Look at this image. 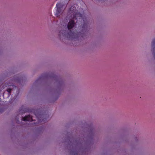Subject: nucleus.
Returning <instances> with one entry per match:
<instances>
[{
    "label": "nucleus",
    "mask_w": 155,
    "mask_h": 155,
    "mask_svg": "<svg viewBox=\"0 0 155 155\" xmlns=\"http://www.w3.org/2000/svg\"><path fill=\"white\" fill-rule=\"evenodd\" d=\"M75 24L74 21L73 20H70L67 25L68 28L69 30V32L67 31H61L59 33V36L61 37L62 35L69 39L73 38L74 33L70 30L73 28Z\"/></svg>",
    "instance_id": "obj_1"
},
{
    "label": "nucleus",
    "mask_w": 155,
    "mask_h": 155,
    "mask_svg": "<svg viewBox=\"0 0 155 155\" xmlns=\"http://www.w3.org/2000/svg\"><path fill=\"white\" fill-rule=\"evenodd\" d=\"M63 5H61L60 3H58L56 5V8L54 12L55 15L57 16H60V14L61 12V8L63 7Z\"/></svg>",
    "instance_id": "obj_2"
},
{
    "label": "nucleus",
    "mask_w": 155,
    "mask_h": 155,
    "mask_svg": "<svg viewBox=\"0 0 155 155\" xmlns=\"http://www.w3.org/2000/svg\"><path fill=\"white\" fill-rule=\"evenodd\" d=\"M35 115L38 118V123H41L43 122L45 123L46 121V119L43 117V116L42 115H38L36 113H35Z\"/></svg>",
    "instance_id": "obj_3"
},
{
    "label": "nucleus",
    "mask_w": 155,
    "mask_h": 155,
    "mask_svg": "<svg viewBox=\"0 0 155 155\" xmlns=\"http://www.w3.org/2000/svg\"><path fill=\"white\" fill-rule=\"evenodd\" d=\"M75 14L74 15L73 18L74 19H81L82 18V15L80 13L78 12L77 11H74Z\"/></svg>",
    "instance_id": "obj_4"
},
{
    "label": "nucleus",
    "mask_w": 155,
    "mask_h": 155,
    "mask_svg": "<svg viewBox=\"0 0 155 155\" xmlns=\"http://www.w3.org/2000/svg\"><path fill=\"white\" fill-rule=\"evenodd\" d=\"M22 120L24 121H32L33 120L32 117L30 115L25 116L22 119Z\"/></svg>",
    "instance_id": "obj_5"
},
{
    "label": "nucleus",
    "mask_w": 155,
    "mask_h": 155,
    "mask_svg": "<svg viewBox=\"0 0 155 155\" xmlns=\"http://www.w3.org/2000/svg\"><path fill=\"white\" fill-rule=\"evenodd\" d=\"M151 46L153 48V52L154 56H155V39H154L152 41L151 44Z\"/></svg>",
    "instance_id": "obj_6"
},
{
    "label": "nucleus",
    "mask_w": 155,
    "mask_h": 155,
    "mask_svg": "<svg viewBox=\"0 0 155 155\" xmlns=\"http://www.w3.org/2000/svg\"><path fill=\"white\" fill-rule=\"evenodd\" d=\"M12 89L10 88H8L7 89V91L8 92V96L11 95V92Z\"/></svg>",
    "instance_id": "obj_7"
},
{
    "label": "nucleus",
    "mask_w": 155,
    "mask_h": 155,
    "mask_svg": "<svg viewBox=\"0 0 155 155\" xmlns=\"http://www.w3.org/2000/svg\"><path fill=\"white\" fill-rule=\"evenodd\" d=\"M12 85V84H10V83H9V84H8L7 85H6V86H11ZM12 86H13V85H12Z\"/></svg>",
    "instance_id": "obj_8"
},
{
    "label": "nucleus",
    "mask_w": 155,
    "mask_h": 155,
    "mask_svg": "<svg viewBox=\"0 0 155 155\" xmlns=\"http://www.w3.org/2000/svg\"><path fill=\"white\" fill-rule=\"evenodd\" d=\"M40 78H38V80H37V81H35V83H37V82H38L39 80H40Z\"/></svg>",
    "instance_id": "obj_9"
},
{
    "label": "nucleus",
    "mask_w": 155,
    "mask_h": 155,
    "mask_svg": "<svg viewBox=\"0 0 155 155\" xmlns=\"http://www.w3.org/2000/svg\"><path fill=\"white\" fill-rule=\"evenodd\" d=\"M71 8H70V10H71Z\"/></svg>",
    "instance_id": "obj_10"
},
{
    "label": "nucleus",
    "mask_w": 155,
    "mask_h": 155,
    "mask_svg": "<svg viewBox=\"0 0 155 155\" xmlns=\"http://www.w3.org/2000/svg\"><path fill=\"white\" fill-rule=\"evenodd\" d=\"M1 101V98H0V102Z\"/></svg>",
    "instance_id": "obj_11"
}]
</instances>
